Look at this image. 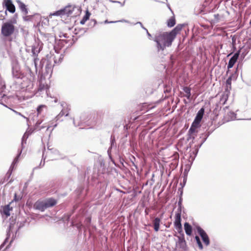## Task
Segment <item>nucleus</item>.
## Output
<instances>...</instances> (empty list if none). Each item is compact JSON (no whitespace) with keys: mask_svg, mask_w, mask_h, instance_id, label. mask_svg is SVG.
I'll list each match as a JSON object with an SVG mask.
<instances>
[{"mask_svg":"<svg viewBox=\"0 0 251 251\" xmlns=\"http://www.w3.org/2000/svg\"><path fill=\"white\" fill-rule=\"evenodd\" d=\"M174 39L168 32H157L153 35V41L158 52L162 51L172 46Z\"/></svg>","mask_w":251,"mask_h":251,"instance_id":"f257e3e1","label":"nucleus"},{"mask_svg":"<svg viewBox=\"0 0 251 251\" xmlns=\"http://www.w3.org/2000/svg\"><path fill=\"white\" fill-rule=\"evenodd\" d=\"M26 73L25 75L18 81L22 89L30 91L33 88V81L35 78L34 74L31 72L30 68L27 67Z\"/></svg>","mask_w":251,"mask_h":251,"instance_id":"f03ea898","label":"nucleus"},{"mask_svg":"<svg viewBox=\"0 0 251 251\" xmlns=\"http://www.w3.org/2000/svg\"><path fill=\"white\" fill-rule=\"evenodd\" d=\"M57 201L53 198H49L45 200H39L35 202L33 208L41 212L44 211L46 209L54 206Z\"/></svg>","mask_w":251,"mask_h":251,"instance_id":"7ed1b4c3","label":"nucleus"},{"mask_svg":"<svg viewBox=\"0 0 251 251\" xmlns=\"http://www.w3.org/2000/svg\"><path fill=\"white\" fill-rule=\"evenodd\" d=\"M15 31V26L11 22L4 23L2 24L1 29V34L4 37H9Z\"/></svg>","mask_w":251,"mask_h":251,"instance_id":"20e7f679","label":"nucleus"},{"mask_svg":"<svg viewBox=\"0 0 251 251\" xmlns=\"http://www.w3.org/2000/svg\"><path fill=\"white\" fill-rule=\"evenodd\" d=\"M12 74L13 77L19 80H20L25 75L21 70V68L18 64L13 65Z\"/></svg>","mask_w":251,"mask_h":251,"instance_id":"39448f33","label":"nucleus"},{"mask_svg":"<svg viewBox=\"0 0 251 251\" xmlns=\"http://www.w3.org/2000/svg\"><path fill=\"white\" fill-rule=\"evenodd\" d=\"M91 118L90 115L87 113H82L79 117V121L77 122L76 120L73 119V124L75 126H78L81 124L85 123L89 121Z\"/></svg>","mask_w":251,"mask_h":251,"instance_id":"423d86ee","label":"nucleus"},{"mask_svg":"<svg viewBox=\"0 0 251 251\" xmlns=\"http://www.w3.org/2000/svg\"><path fill=\"white\" fill-rule=\"evenodd\" d=\"M43 120L39 119L38 120L35 125V129L40 130L41 129L45 128V127H47V130L49 129V128L52 126L53 128L57 126V123H55L53 124V122H50V124L48 125H46V124H44L42 126H40V125L43 123Z\"/></svg>","mask_w":251,"mask_h":251,"instance_id":"0eeeda50","label":"nucleus"},{"mask_svg":"<svg viewBox=\"0 0 251 251\" xmlns=\"http://www.w3.org/2000/svg\"><path fill=\"white\" fill-rule=\"evenodd\" d=\"M197 231L200 236L201 238V239L204 243V244L206 246H208L210 244V241L209 237L205 232V231L202 229L200 226H198L197 227Z\"/></svg>","mask_w":251,"mask_h":251,"instance_id":"6e6552de","label":"nucleus"},{"mask_svg":"<svg viewBox=\"0 0 251 251\" xmlns=\"http://www.w3.org/2000/svg\"><path fill=\"white\" fill-rule=\"evenodd\" d=\"M71 6L66 7L65 8L58 10L54 13H50V16H62V15H69L72 13V11L71 10Z\"/></svg>","mask_w":251,"mask_h":251,"instance_id":"1a4fd4ad","label":"nucleus"},{"mask_svg":"<svg viewBox=\"0 0 251 251\" xmlns=\"http://www.w3.org/2000/svg\"><path fill=\"white\" fill-rule=\"evenodd\" d=\"M49 89V87L46 82H44L43 80H40L39 82V87L38 91L36 93L37 96H40L44 92L46 94H47V90Z\"/></svg>","mask_w":251,"mask_h":251,"instance_id":"9d476101","label":"nucleus"},{"mask_svg":"<svg viewBox=\"0 0 251 251\" xmlns=\"http://www.w3.org/2000/svg\"><path fill=\"white\" fill-rule=\"evenodd\" d=\"M61 106L62 107V109L61 112L55 117L54 119L56 122L59 120L63 116L65 115V116H67L69 115V111L67 107V103L64 102H62L61 103Z\"/></svg>","mask_w":251,"mask_h":251,"instance_id":"9b49d317","label":"nucleus"},{"mask_svg":"<svg viewBox=\"0 0 251 251\" xmlns=\"http://www.w3.org/2000/svg\"><path fill=\"white\" fill-rule=\"evenodd\" d=\"M175 228L179 232L182 230V225L181 224V216L179 213H176L175 215V221L174 222Z\"/></svg>","mask_w":251,"mask_h":251,"instance_id":"f8f14e48","label":"nucleus"},{"mask_svg":"<svg viewBox=\"0 0 251 251\" xmlns=\"http://www.w3.org/2000/svg\"><path fill=\"white\" fill-rule=\"evenodd\" d=\"M45 64V69L47 73H49L51 71V65L49 63V61L45 59H43L40 61V67L42 70L43 69V65Z\"/></svg>","mask_w":251,"mask_h":251,"instance_id":"ddd939ff","label":"nucleus"},{"mask_svg":"<svg viewBox=\"0 0 251 251\" xmlns=\"http://www.w3.org/2000/svg\"><path fill=\"white\" fill-rule=\"evenodd\" d=\"M230 94L229 90L227 88H226L225 91L224 92L223 94L222 95L220 100V104L224 105L226 103V101H227L228 95Z\"/></svg>","mask_w":251,"mask_h":251,"instance_id":"4468645a","label":"nucleus"},{"mask_svg":"<svg viewBox=\"0 0 251 251\" xmlns=\"http://www.w3.org/2000/svg\"><path fill=\"white\" fill-rule=\"evenodd\" d=\"M239 55V52H236L229 59L227 64V68L228 69L233 67V65L237 61V60Z\"/></svg>","mask_w":251,"mask_h":251,"instance_id":"2eb2a0df","label":"nucleus"},{"mask_svg":"<svg viewBox=\"0 0 251 251\" xmlns=\"http://www.w3.org/2000/svg\"><path fill=\"white\" fill-rule=\"evenodd\" d=\"M5 5L6 7V10H8L11 13H14L15 11V7L12 3L11 0H4Z\"/></svg>","mask_w":251,"mask_h":251,"instance_id":"dca6fc26","label":"nucleus"},{"mask_svg":"<svg viewBox=\"0 0 251 251\" xmlns=\"http://www.w3.org/2000/svg\"><path fill=\"white\" fill-rule=\"evenodd\" d=\"M183 26V25H178L171 31L169 32L174 39L176 34L182 29Z\"/></svg>","mask_w":251,"mask_h":251,"instance_id":"f3484780","label":"nucleus"},{"mask_svg":"<svg viewBox=\"0 0 251 251\" xmlns=\"http://www.w3.org/2000/svg\"><path fill=\"white\" fill-rule=\"evenodd\" d=\"M206 12L205 10V6L203 4H200L195 8V13L196 15L201 14H204Z\"/></svg>","mask_w":251,"mask_h":251,"instance_id":"a211bd4d","label":"nucleus"},{"mask_svg":"<svg viewBox=\"0 0 251 251\" xmlns=\"http://www.w3.org/2000/svg\"><path fill=\"white\" fill-rule=\"evenodd\" d=\"M163 214H164L163 213L161 214L160 218H159L158 217H156L153 221L154 229L156 232L158 231L159 229L160 223L161 222V218L162 217Z\"/></svg>","mask_w":251,"mask_h":251,"instance_id":"6ab92c4d","label":"nucleus"},{"mask_svg":"<svg viewBox=\"0 0 251 251\" xmlns=\"http://www.w3.org/2000/svg\"><path fill=\"white\" fill-rule=\"evenodd\" d=\"M16 1L21 11L24 13V15H27L28 14V9L26 8L25 4L20 0H17Z\"/></svg>","mask_w":251,"mask_h":251,"instance_id":"aec40b11","label":"nucleus"},{"mask_svg":"<svg viewBox=\"0 0 251 251\" xmlns=\"http://www.w3.org/2000/svg\"><path fill=\"white\" fill-rule=\"evenodd\" d=\"M184 230L186 234L188 235H191L192 232L191 226L188 223H185L184 225Z\"/></svg>","mask_w":251,"mask_h":251,"instance_id":"412c9836","label":"nucleus"},{"mask_svg":"<svg viewBox=\"0 0 251 251\" xmlns=\"http://www.w3.org/2000/svg\"><path fill=\"white\" fill-rule=\"evenodd\" d=\"M236 114L233 111H229L226 115V118L227 121H233L236 119Z\"/></svg>","mask_w":251,"mask_h":251,"instance_id":"4be33fe9","label":"nucleus"},{"mask_svg":"<svg viewBox=\"0 0 251 251\" xmlns=\"http://www.w3.org/2000/svg\"><path fill=\"white\" fill-rule=\"evenodd\" d=\"M50 151L48 153L49 155H51L52 154L54 156H52V159H58L59 156H60V153L59 151L55 149H50Z\"/></svg>","mask_w":251,"mask_h":251,"instance_id":"5701e85b","label":"nucleus"},{"mask_svg":"<svg viewBox=\"0 0 251 251\" xmlns=\"http://www.w3.org/2000/svg\"><path fill=\"white\" fill-rule=\"evenodd\" d=\"M12 224H10L9 226V227H8V232H7V237L5 239L4 241L3 242V243L0 245V251H3V250H2V249L4 246L5 244H6V243L8 241V237L9 236V232L10 231H12Z\"/></svg>","mask_w":251,"mask_h":251,"instance_id":"b1692460","label":"nucleus"},{"mask_svg":"<svg viewBox=\"0 0 251 251\" xmlns=\"http://www.w3.org/2000/svg\"><path fill=\"white\" fill-rule=\"evenodd\" d=\"M184 92L186 93V95L184 96L188 99H190L191 97V89L188 87H184L183 88Z\"/></svg>","mask_w":251,"mask_h":251,"instance_id":"393cba45","label":"nucleus"},{"mask_svg":"<svg viewBox=\"0 0 251 251\" xmlns=\"http://www.w3.org/2000/svg\"><path fill=\"white\" fill-rule=\"evenodd\" d=\"M204 113V108L203 107H202L200 109V110L197 113L196 118L200 119V120H201L203 117Z\"/></svg>","mask_w":251,"mask_h":251,"instance_id":"a878e982","label":"nucleus"},{"mask_svg":"<svg viewBox=\"0 0 251 251\" xmlns=\"http://www.w3.org/2000/svg\"><path fill=\"white\" fill-rule=\"evenodd\" d=\"M176 24V20L174 17H171L167 22V25L168 27H171L174 26Z\"/></svg>","mask_w":251,"mask_h":251,"instance_id":"bb28decb","label":"nucleus"},{"mask_svg":"<svg viewBox=\"0 0 251 251\" xmlns=\"http://www.w3.org/2000/svg\"><path fill=\"white\" fill-rule=\"evenodd\" d=\"M22 151H20L19 152V153L17 154L16 157L14 158L11 165L10 167H12V168H13V170L14 168V166L19 161V158L21 154Z\"/></svg>","mask_w":251,"mask_h":251,"instance_id":"cd10ccee","label":"nucleus"},{"mask_svg":"<svg viewBox=\"0 0 251 251\" xmlns=\"http://www.w3.org/2000/svg\"><path fill=\"white\" fill-rule=\"evenodd\" d=\"M44 108H47V106L45 105L42 104L38 106L37 108V115H40Z\"/></svg>","mask_w":251,"mask_h":251,"instance_id":"c85d7f7f","label":"nucleus"},{"mask_svg":"<svg viewBox=\"0 0 251 251\" xmlns=\"http://www.w3.org/2000/svg\"><path fill=\"white\" fill-rule=\"evenodd\" d=\"M10 206L9 205L5 206L3 209V213L7 217L10 216Z\"/></svg>","mask_w":251,"mask_h":251,"instance_id":"c756f323","label":"nucleus"},{"mask_svg":"<svg viewBox=\"0 0 251 251\" xmlns=\"http://www.w3.org/2000/svg\"><path fill=\"white\" fill-rule=\"evenodd\" d=\"M90 13L87 12L85 16L83 17L82 19L80 21V23L81 25H84L86 21L89 19Z\"/></svg>","mask_w":251,"mask_h":251,"instance_id":"7c9ffc66","label":"nucleus"},{"mask_svg":"<svg viewBox=\"0 0 251 251\" xmlns=\"http://www.w3.org/2000/svg\"><path fill=\"white\" fill-rule=\"evenodd\" d=\"M214 19L213 20L214 22H218L222 20L223 18V17L222 15H219V14H216L214 15Z\"/></svg>","mask_w":251,"mask_h":251,"instance_id":"2f4dec72","label":"nucleus"},{"mask_svg":"<svg viewBox=\"0 0 251 251\" xmlns=\"http://www.w3.org/2000/svg\"><path fill=\"white\" fill-rule=\"evenodd\" d=\"M195 239L199 246V248L200 250H202L203 249V246L199 236H196Z\"/></svg>","mask_w":251,"mask_h":251,"instance_id":"473e14b6","label":"nucleus"},{"mask_svg":"<svg viewBox=\"0 0 251 251\" xmlns=\"http://www.w3.org/2000/svg\"><path fill=\"white\" fill-rule=\"evenodd\" d=\"M231 77H228L226 81V88H227L229 90L231 89Z\"/></svg>","mask_w":251,"mask_h":251,"instance_id":"72a5a7b5","label":"nucleus"},{"mask_svg":"<svg viewBox=\"0 0 251 251\" xmlns=\"http://www.w3.org/2000/svg\"><path fill=\"white\" fill-rule=\"evenodd\" d=\"M32 52L34 56H36L40 52V49H38V47H35V46H34L32 48Z\"/></svg>","mask_w":251,"mask_h":251,"instance_id":"f704fd0d","label":"nucleus"},{"mask_svg":"<svg viewBox=\"0 0 251 251\" xmlns=\"http://www.w3.org/2000/svg\"><path fill=\"white\" fill-rule=\"evenodd\" d=\"M63 58V54H60L59 55L58 60H57L56 57L55 56L54 57V63L55 64L60 63L62 61Z\"/></svg>","mask_w":251,"mask_h":251,"instance_id":"c9c22d12","label":"nucleus"},{"mask_svg":"<svg viewBox=\"0 0 251 251\" xmlns=\"http://www.w3.org/2000/svg\"><path fill=\"white\" fill-rule=\"evenodd\" d=\"M13 168H12V167H10L6 175V176L7 177V179H9L12 174V171H13Z\"/></svg>","mask_w":251,"mask_h":251,"instance_id":"e433bc0d","label":"nucleus"},{"mask_svg":"<svg viewBox=\"0 0 251 251\" xmlns=\"http://www.w3.org/2000/svg\"><path fill=\"white\" fill-rule=\"evenodd\" d=\"M196 128H197L193 127L191 126L190 129H189V131H188L189 133L193 134V133H194L196 131Z\"/></svg>","mask_w":251,"mask_h":251,"instance_id":"4c0bfd02","label":"nucleus"},{"mask_svg":"<svg viewBox=\"0 0 251 251\" xmlns=\"http://www.w3.org/2000/svg\"><path fill=\"white\" fill-rule=\"evenodd\" d=\"M191 126L193 127L197 128L199 126L200 123L194 121Z\"/></svg>","mask_w":251,"mask_h":251,"instance_id":"58836bf2","label":"nucleus"},{"mask_svg":"<svg viewBox=\"0 0 251 251\" xmlns=\"http://www.w3.org/2000/svg\"><path fill=\"white\" fill-rule=\"evenodd\" d=\"M13 110V111H14V112L16 114L19 115H20V116H21L23 117V118H24L26 119L27 122H28V121L29 119H28L27 118H26L25 117L24 115H23L21 113L18 112H17V111H16L14 110Z\"/></svg>","mask_w":251,"mask_h":251,"instance_id":"ea45409f","label":"nucleus"},{"mask_svg":"<svg viewBox=\"0 0 251 251\" xmlns=\"http://www.w3.org/2000/svg\"><path fill=\"white\" fill-rule=\"evenodd\" d=\"M118 22H123V21H108L107 20L104 21V24H110V23H115Z\"/></svg>","mask_w":251,"mask_h":251,"instance_id":"a19ab883","label":"nucleus"},{"mask_svg":"<svg viewBox=\"0 0 251 251\" xmlns=\"http://www.w3.org/2000/svg\"><path fill=\"white\" fill-rule=\"evenodd\" d=\"M114 146V141L112 140L111 142V147L108 149V153H109L110 150L113 148V147Z\"/></svg>","mask_w":251,"mask_h":251,"instance_id":"79ce46f5","label":"nucleus"},{"mask_svg":"<svg viewBox=\"0 0 251 251\" xmlns=\"http://www.w3.org/2000/svg\"><path fill=\"white\" fill-rule=\"evenodd\" d=\"M147 32V34L148 35V36L149 37V39H151V40H153V36H152L148 31V30H147L146 31Z\"/></svg>","mask_w":251,"mask_h":251,"instance_id":"37998d69","label":"nucleus"},{"mask_svg":"<svg viewBox=\"0 0 251 251\" xmlns=\"http://www.w3.org/2000/svg\"><path fill=\"white\" fill-rule=\"evenodd\" d=\"M39 60V59L37 58H35L34 59V65H35V68H36V70H37V61Z\"/></svg>","mask_w":251,"mask_h":251,"instance_id":"c03bdc74","label":"nucleus"},{"mask_svg":"<svg viewBox=\"0 0 251 251\" xmlns=\"http://www.w3.org/2000/svg\"><path fill=\"white\" fill-rule=\"evenodd\" d=\"M181 208H182V207L178 206V207L177 209V212L176 213H179L180 216H181Z\"/></svg>","mask_w":251,"mask_h":251,"instance_id":"a18cd8bd","label":"nucleus"},{"mask_svg":"<svg viewBox=\"0 0 251 251\" xmlns=\"http://www.w3.org/2000/svg\"><path fill=\"white\" fill-rule=\"evenodd\" d=\"M209 134H207V135H206V137L204 139V140H203V141H202V142L201 143V144L199 145V148H200V147L201 146V145H202V144H203V143L206 141V139H207V137L209 136Z\"/></svg>","mask_w":251,"mask_h":251,"instance_id":"49530a36","label":"nucleus"},{"mask_svg":"<svg viewBox=\"0 0 251 251\" xmlns=\"http://www.w3.org/2000/svg\"><path fill=\"white\" fill-rule=\"evenodd\" d=\"M31 18V16H27L24 17V20L25 21H28Z\"/></svg>","mask_w":251,"mask_h":251,"instance_id":"de8ad7c7","label":"nucleus"},{"mask_svg":"<svg viewBox=\"0 0 251 251\" xmlns=\"http://www.w3.org/2000/svg\"><path fill=\"white\" fill-rule=\"evenodd\" d=\"M60 41L61 44L63 45H64V43L66 44L68 42V40H65V39H61Z\"/></svg>","mask_w":251,"mask_h":251,"instance_id":"09e8293b","label":"nucleus"},{"mask_svg":"<svg viewBox=\"0 0 251 251\" xmlns=\"http://www.w3.org/2000/svg\"><path fill=\"white\" fill-rule=\"evenodd\" d=\"M45 158L44 159V162H43V164H42V161H41V163L40 164L39 168H41V167H42L43 166H44V164H45Z\"/></svg>","mask_w":251,"mask_h":251,"instance_id":"8fccbe9b","label":"nucleus"},{"mask_svg":"<svg viewBox=\"0 0 251 251\" xmlns=\"http://www.w3.org/2000/svg\"><path fill=\"white\" fill-rule=\"evenodd\" d=\"M27 137H26V138ZM25 134L22 138V146H23V145H24V140H25Z\"/></svg>","mask_w":251,"mask_h":251,"instance_id":"3c124183","label":"nucleus"},{"mask_svg":"<svg viewBox=\"0 0 251 251\" xmlns=\"http://www.w3.org/2000/svg\"><path fill=\"white\" fill-rule=\"evenodd\" d=\"M201 120H200V119H198V118H197L196 117H195V120H194L195 121H196L197 122H198L200 124V122H201Z\"/></svg>","mask_w":251,"mask_h":251,"instance_id":"603ef678","label":"nucleus"},{"mask_svg":"<svg viewBox=\"0 0 251 251\" xmlns=\"http://www.w3.org/2000/svg\"><path fill=\"white\" fill-rule=\"evenodd\" d=\"M178 206L182 207V203H181V200L180 199L178 202Z\"/></svg>","mask_w":251,"mask_h":251,"instance_id":"864d4df0","label":"nucleus"},{"mask_svg":"<svg viewBox=\"0 0 251 251\" xmlns=\"http://www.w3.org/2000/svg\"><path fill=\"white\" fill-rule=\"evenodd\" d=\"M2 12V11H0V13ZM3 13H4V15H2V14L0 15V16L1 17H3V18H4L5 16L6 15V10L4 12H3Z\"/></svg>","mask_w":251,"mask_h":251,"instance_id":"5fc2aeb1","label":"nucleus"},{"mask_svg":"<svg viewBox=\"0 0 251 251\" xmlns=\"http://www.w3.org/2000/svg\"><path fill=\"white\" fill-rule=\"evenodd\" d=\"M109 1L112 3H120L119 1L114 0H109Z\"/></svg>","mask_w":251,"mask_h":251,"instance_id":"6e6d98bb","label":"nucleus"},{"mask_svg":"<svg viewBox=\"0 0 251 251\" xmlns=\"http://www.w3.org/2000/svg\"><path fill=\"white\" fill-rule=\"evenodd\" d=\"M136 24H139L140 25L141 27H143V24H142V23L140 22H138L137 23H136Z\"/></svg>","mask_w":251,"mask_h":251,"instance_id":"4d7b16f0","label":"nucleus"},{"mask_svg":"<svg viewBox=\"0 0 251 251\" xmlns=\"http://www.w3.org/2000/svg\"><path fill=\"white\" fill-rule=\"evenodd\" d=\"M119 3L121 4V6H123L125 5V0L124 1L123 3H121L120 2V3Z\"/></svg>","mask_w":251,"mask_h":251,"instance_id":"13d9d810","label":"nucleus"},{"mask_svg":"<svg viewBox=\"0 0 251 251\" xmlns=\"http://www.w3.org/2000/svg\"><path fill=\"white\" fill-rule=\"evenodd\" d=\"M58 101V100L57 98H55L54 100V102H57Z\"/></svg>","mask_w":251,"mask_h":251,"instance_id":"bf43d9fd","label":"nucleus"},{"mask_svg":"<svg viewBox=\"0 0 251 251\" xmlns=\"http://www.w3.org/2000/svg\"><path fill=\"white\" fill-rule=\"evenodd\" d=\"M63 36L65 38H67V34H63Z\"/></svg>","mask_w":251,"mask_h":251,"instance_id":"052dcab7","label":"nucleus"},{"mask_svg":"<svg viewBox=\"0 0 251 251\" xmlns=\"http://www.w3.org/2000/svg\"><path fill=\"white\" fill-rule=\"evenodd\" d=\"M142 28L143 29H144L145 30H146V31H147V30H148V29L146 28H145L144 26H143V27H142Z\"/></svg>","mask_w":251,"mask_h":251,"instance_id":"680f3d73","label":"nucleus"},{"mask_svg":"<svg viewBox=\"0 0 251 251\" xmlns=\"http://www.w3.org/2000/svg\"><path fill=\"white\" fill-rule=\"evenodd\" d=\"M93 21L94 22V25H95L96 24V20H94Z\"/></svg>","mask_w":251,"mask_h":251,"instance_id":"e2e57ef3","label":"nucleus"},{"mask_svg":"<svg viewBox=\"0 0 251 251\" xmlns=\"http://www.w3.org/2000/svg\"><path fill=\"white\" fill-rule=\"evenodd\" d=\"M191 136H190V137L188 138V140L189 139H191Z\"/></svg>","mask_w":251,"mask_h":251,"instance_id":"0e129e2a","label":"nucleus"},{"mask_svg":"<svg viewBox=\"0 0 251 251\" xmlns=\"http://www.w3.org/2000/svg\"><path fill=\"white\" fill-rule=\"evenodd\" d=\"M180 242H184V243H185V241H183L182 240V241H181Z\"/></svg>","mask_w":251,"mask_h":251,"instance_id":"69168bd1","label":"nucleus"},{"mask_svg":"<svg viewBox=\"0 0 251 251\" xmlns=\"http://www.w3.org/2000/svg\"><path fill=\"white\" fill-rule=\"evenodd\" d=\"M13 241V239H12L10 241V243Z\"/></svg>","mask_w":251,"mask_h":251,"instance_id":"338daca9","label":"nucleus"},{"mask_svg":"<svg viewBox=\"0 0 251 251\" xmlns=\"http://www.w3.org/2000/svg\"><path fill=\"white\" fill-rule=\"evenodd\" d=\"M2 184L3 183V182H0V184Z\"/></svg>","mask_w":251,"mask_h":251,"instance_id":"774afa93","label":"nucleus"}]
</instances>
